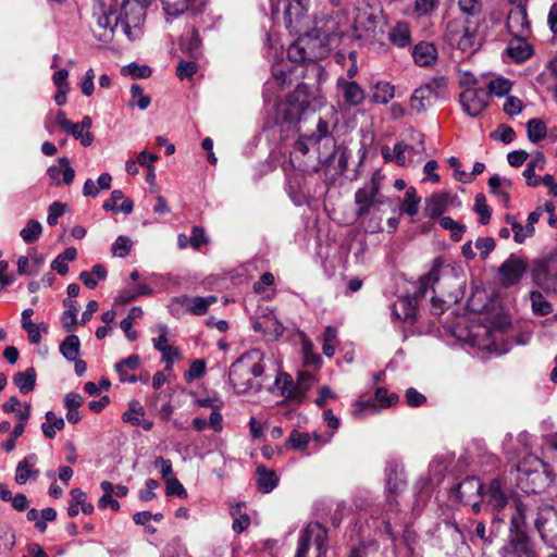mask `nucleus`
I'll list each match as a JSON object with an SVG mask.
<instances>
[{
    "instance_id": "58836bf2",
    "label": "nucleus",
    "mask_w": 557,
    "mask_h": 557,
    "mask_svg": "<svg viewBox=\"0 0 557 557\" xmlns=\"http://www.w3.org/2000/svg\"><path fill=\"white\" fill-rule=\"evenodd\" d=\"M528 138L532 143H537L546 137L547 128L540 119H531L527 124Z\"/></svg>"
},
{
    "instance_id": "680f3d73",
    "label": "nucleus",
    "mask_w": 557,
    "mask_h": 557,
    "mask_svg": "<svg viewBox=\"0 0 557 557\" xmlns=\"http://www.w3.org/2000/svg\"><path fill=\"white\" fill-rule=\"evenodd\" d=\"M55 518H57V511L53 508H51V507L45 508L41 511H39V521H37L35 527L39 532L44 533L47 529L46 523L48 521H53Z\"/></svg>"
},
{
    "instance_id": "864d4df0",
    "label": "nucleus",
    "mask_w": 557,
    "mask_h": 557,
    "mask_svg": "<svg viewBox=\"0 0 557 557\" xmlns=\"http://www.w3.org/2000/svg\"><path fill=\"white\" fill-rule=\"evenodd\" d=\"M511 231L513 232V240L517 244H522L527 238L532 237L535 230L522 226L519 222L511 223Z\"/></svg>"
},
{
    "instance_id": "ea45409f",
    "label": "nucleus",
    "mask_w": 557,
    "mask_h": 557,
    "mask_svg": "<svg viewBox=\"0 0 557 557\" xmlns=\"http://www.w3.org/2000/svg\"><path fill=\"white\" fill-rule=\"evenodd\" d=\"M42 233V225L37 220H29L25 227L20 232L21 238L26 244L35 243Z\"/></svg>"
},
{
    "instance_id": "5701e85b",
    "label": "nucleus",
    "mask_w": 557,
    "mask_h": 557,
    "mask_svg": "<svg viewBox=\"0 0 557 557\" xmlns=\"http://www.w3.org/2000/svg\"><path fill=\"white\" fill-rule=\"evenodd\" d=\"M482 483L478 478L468 476L457 487V496L461 502H470L473 496H479L482 491Z\"/></svg>"
},
{
    "instance_id": "a18cd8bd",
    "label": "nucleus",
    "mask_w": 557,
    "mask_h": 557,
    "mask_svg": "<svg viewBox=\"0 0 557 557\" xmlns=\"http://www.w3.org/2000/svg\"><path fill=\"white\" fill-rule=\"evenodd\" d=\"M512 87V84L509 79L504 77H497L495 79H492L488 85V91L487 95H493L496 97H502L510 91Z\"/></svg>"
},
{
    "instance_id": "de8ad7c7",
    "label": "nucleus",
    "mask_w": 557,
    "mask_h": 557,
    "mask_svg": "<svg viewBox=\"0 0 557 557\" xmlns=\"http://www.w3.org/2000/svg\"><path fill=\"white\" fill-rule=\"evenodd\" d=\"M531 302L534 313L540 315H546L552 312V305L545 299L540 292L531 293Z\"/></svg>"
},
{
    "instance_id": "2eb2a0df",
    "label": "nucleus",
    "mask_w": 557,
    "mask_h": 557,
    "mask_svg": "<svg viewBox=\"0 0 557 557\" xmlns=\"http://www.w3.org/2000/svg\"><path fill=\"white\" fill-rule=\"evenodd\" d=\"M274 383L281 389V394L287 399L301 403L306 397V386L295 384L286 373H278Z\"/></svg>"
},
{
    "instance_id": "0e129e2a",
    "label": "nucleus",
    "mask_w": 557,
    "mask_h": 557,
    "mask_svg": "<svg viewBox=\"0 0 557 557\" xmlns=\"http://www.w3.org/2000/svg\"><path fill=\"white\" fill-rule=\"evenodd\" d=\"M459 9L468 15H476L482 11V3L480 0H458Z\"/></svg>"
},
{
    "instance_id": "bb28decb",
    "label": "nucleus",
    "mask_w": 557,
    "mask_h": 557,
    "mask_svg": "<svg viewBox=\"0 0 557 557\" xmlns=\"http://www.w3.org/2000/svg\"><path fill=\"white\" fill-rule=\"evenodd\" d=\"M302 534L309 542L313 541L320 553L325 552L327 531L323 525L318 522H311L307 525Z\"/></svg>"
},
{
    "instance_id": "cd10ccee",
    "label": "nucleus",
    "mask_w": 557,
    "mask_h": 557,
    "mask_svg": "<svg viewBox=\"0 0 557 557\" xmlns=\"http://www.w3.org/2000/svg\"><path fill=\"white\" fill-rule=\"evenodd\" d=\"M257 486L262 493L272 492L278 484V478L273 470L267 469L264 466H258L256 470Z\"/></svg>"
},
{
    "instance_id": "ddd939ff",
    "label": "nucleus",
    "mask_w": 557,
    "mask_h": 557,
    "mask_svg": "<svg viewBox=\"0 0 557 557\" xmlns=\"http://www.w3.org/2000/svg\"><path fill=\"white\" fill-rule=\"evenodd\" d=\"M218 298L215 296H207V297H187V296H181L173 298L171 302V310L177 311L178 307H186L188 312L195 314V315H202L205 314L209 307L216 302Z\"/></svg>"
},
{
    "instance_id": "e433bc0d",
    "label": "nucleus",
    "mask_w": 557,
    "mask_h": 557,
    "mask_svg": "<svg viewBox=\"0 0 557 557\" xmlns=\"http://www.w3.org/2000/svg\"><path fill=\"white\" fill-rule=\"evenodd\" d=\"M394 98V86L386 82H380L375 85L371 96V101L385 104Z\"/></svg>"
},
{
    "instance_id": "4c0bfd02",
    "label": "nucleus",
    "mask_w": 557,
    "mask_h": 557,
    "mask_svg": "<svg viewBox=\"0 0 557 557\" xmlns=\"http://www.w3.org/2000/svg\"><path fill=\"white\" fill-rule=\"evenodd\" d=\"M63 305L66 308V310L62 314L61 323H62L63 329L66 332H70L77 324V315H76L77 307H76V302L71 299H65L63 301Z\"/></svg>"
},
{
    "instance_id": "69168bd1",
    "label": "nucleus",
    "mask_w": 557,
    "mask_h": 557,
    "mask_svg": "<svg viewBox=\"0 0 557 557\" xmlns=\"http://www.w3.org/2000/svg\"><path fill=\"white\" fill-rule=\"evenodd\" d=\"M522 101L518 97L509 96L504 103V112L510 116L518 115L522 111Z\"/></svg>"
},
{
    "instance_id": "39448f33",
    "label": "nucleus",
    "mask_w": 557,
    "mask_h": 557,
    "mask_svg": "<svg viewBox=\"0 0 557 557\" xmlns=\"http://www.w3.org/2000/svg\"><path fill=\"white\" fill-rule=\"evenodd\" d=\"M527 508L516 502L510 516L508 535L498 550L499 557H539L535 543L525 531Z\"/></svg>"
},
{
    "instance_id": "a878e982",
    "label": "nucleus",
    "mask_w": 557,
    "mask_h": 557,
    "mask_svg": "<svg viewBox=\"0 0 557 557\" xmlns=\"http://www.w3.org/2000/svg\"><path fill=\"white\" fill-rule=\"evenodd\" d=\"M141 363L140 357L137 355H132L120 362L115 363L114 369L117 372L120 376L121 382H129L135 383L137 382L136 375H128V371L136 370L139 368Z\"/></svg>"
},
{
    "instance_id": "72a5a7b5",
    "label": "nucleus",
    "mask_w": 557,
    "mask_h": 557,
    "mask_svg": "<svg viewBox=\"0 0 557 557\" xmlns=\"http://www.w3.org/2000/svg\"><path fill=\"white\" fill-rule=\"evenodd\" d=\"M308 44L302 37H299L294 44L288 47L287 55L292 62H310V58L308 55Z\"/></svg>"
},
{
    "instance_id": "c756f323",
    "label": "nucleus",
    "mask_w": 557,
    "mask_h": 557,
    "mask_svg": "<svg viewBox=\"0 0 557 557\" xmlns=\"http://www.w3.org/2000/svg\"><path fill=\"white\" fill-rule=\"evenodd\" d=\"M46 422L40 426L42 434L46 438H53L58 431H62L65 426L63 418L58 417L53 411H47L45 414Z\"/></svg>"
},
{
    "instance_id": "c03bdc74",
    "label": "nucleus",
    "mask_w": 557,
    "mask_h": 557,
    "mask_svg": "<svg viewBox=\"0 0 557 557\" xmlns=\"http://www.w3.org/2000/svg\"><path fill=\"white\" fill-rule=\"evenodd\" d=\"M422 87H428L430 89L433 99L445 98L447 79L444 76H437L432 78L429 83L422 85Z\"/></svg>"
},
{
    "instance_id": "3c124183",
    "label": "nucleus",
    "mask_w": 557,
    "mask_h": 557,
    "mask_svg": "<svg viewBox=\"0 0 557 557\" xmlns=\"http://www.w3.org/2000/svg\"><path fill=\"white\" fill-rule=\"evenodd\" d=\"M133 246V242L126 236H119L112 244V253L119 258H125Z\"/></svg>"
},
{
    "instance_id": "c85d7f7f",
    "label": "nucleus",
    "mask_w": 557,
    "mask_h": 557,
    "mask_svg": "<svg viewBox=\"0 0 557 557\" xmlns=\"http://www.w3.org/2000/svg\"><path fill=\"white\" fill-rule=\"evenodd\" d=\"M431 91L428 87L417 88L410 98V108L417 113L424 112L432 104Z\"/></svg>"
},
{
    "instance_id": "f3484780",
    "label": "nucleus",
    "mask_w": 557,
    "mask_h": 557,
    "mask_svg": "<svg viewBox=\"0 0 557 557\" xmlns=\"http://www.w3.org/2000/svg\"><path fill=\"white\" fill-rule=\"evenodd\" d=\"M38 457L36 454H29L16 466L15 482L20 485L25 484L29 479H36L39 475V470L33 469L37 463Z\"/></svg>"
},
{
    "instance_id": "423d86ee",
    "label": "nucleus",
    "mask_w": 557,
    "mask_h": 557,
    "mask_svg": "<svg viewBox=\"0 0 557 557\" xmlns=\"http://www.w3.org/2000/svg\"><path fill=\"white\" fill-rule=\"evenodd\" d=\"M445 38L447 42L462 52H470L476 45V29L466 21L454 20L446 26Z\"/></svg>"
},
{
    "instance_id": "6ab92c4d",
    "label": "nucleus",
    "mask_w": 557,
    "mask_h": 557,
    "mask_svg": "<svg viewBox=\"0 0 557 557\" xmlns=\"http://www.w3.org/2000/svg\"><path fill=\"white\" fill-rule=\"evenodd\" d=\"M165 14L170 17H177L189 11L198 9L201 0H161Z\"/></svg>"
},
{
    "instance_id": "b1692460",
    "label": "nucleus",
    "mask_w": 557,
    "mask_h": 557,
    "mask_svg": "<svg viewBox=\"0 0 557 557\" xmlns=\"http://www.w3.org/2000/svg\"><path fill=\"white\" fill-rule=\"evenodd\" d=\"M133 201L131 199H124L122 190L115 189L111 193L108 200L103 202L102 208L108 211L123 212L129 214L133 211Z\"/></svg>"
},
{
    "instance_id": "e2e57ef3",
    "label": "nucleus",
    "mask_w": 557,
    "mask_h": 557,
    "mask_svg": "<svg viewBox=\"0 0 557 557\" xmlns=\"http://www.w3.org/2000/svg\"><path fill=\"white\" fill-rule=\"evenodd\" d=\"M196 72L197 64L194 61H181L176 67L180 79L190 78Z\"/></svg>"
},
{
    "instance_id": "603ef678",
    "label": "nucleus",
    "mask_w": 557,
    "mask_h": 557,
    "mask_svg": "<svg viewBox=\"0 0 557 557\" xmlns=\"http://www.w3.org/2000/svg\"><path fill=\"white\" fill-rule=\"evenodd\" d=\"M71 134L75 139H79L84 147H88L94 141V135L90 132L83 133L84 129L79 127L78 123H71V126L65 131Z\"/></svg>"
},
{
    "instance_id": "f03ea898",
    "label": "nucleus",
    "mask_w": 557,
    "mask_h": 557,
    "mask_svg": "<svg viewBox=\"0 0 557 557\" xmlns=\"http://www.w3.org/2000/svg\"><path fill=\"white\" fill-rule=\"evenodd\" d=\"M436 284L440 294H447L450 299H458L459 293L455 290H445V287L450 285L460 286L461 282L455 274L453 268L444 265L442 258H435L429 273L419 278L418 289L416 290L413 298L403 297L393 304V318L396 320L413 323L416 320L417 311L416 301L419 298L424 297L429 288H432L434 292H436Z\"/></svg>"
},
{
    "instance_id": "bf43d9fd",
    "label": "nucleus",
    "mask_w": 557,
    "mask_h": 557,
    "mask_svg": "<svg viewBox=\"0 0 557 557\" xmlns=\"http://www.w3.org/2000/svg\"><path fill=\"white\" fill-rule=\"evenodd\" d=\"M515 131L507 125H500L495 132L491 133V137L495 140L510 144L515 139Z\"/></svg>"
},
{
    "instance_id": "2f4dec72",
    "label": "nucleus",
    "mask_w": 557,
    "mask_h": 557,
    "mask_svg": "<svg viewBox=\"0 0 557 557\" xmlns=\"http://www.w3.org/2000/svg\"><path fill=\"white\" fill-rule=\"evenodd\" d=\"M107 278V269L102 264H95L90 271L79 273V280L85 286L92 289L97 286L98 281Z\"/></svg>"
},
{
    "instance_id": "9b49d317",
    "label": "nucleus",
    "mask_w": 557,
    "mask_h": 557,
    "mask_svg": "<svg viewBox=\"0 0 557 557\" xmlns=\"http://www.w3.org/2000/svg\"><path fill=\"white\" fill-rule=\"evenodd\" d=\"M527 270V263L515 255H510L498 269L499 280L503 285L511 286L517 284Z\"/></svg>"
},
{
    "instance_id": "4be33fe9",
    "label": "nucleus",
    "mask_w": 557,
    "mask_h": 557,
    "mask_svg": "<svg viewBox=\"0 0 557 557\" xmlns=\"http://www.w3.org/2000/svg\"><path fill=\"white\" fill-rule=\"evenodd\" d=\"M412 57L420 66H429L437 59V49L431 42H420L413 48Z\"/></svg>"
},
{
    "instance_id": "09e8293b",
    "label": "nucleus",
    "mask_w": 557,
    "mask_h": 557,
    "mask_svg": "<svg viewBox=\"0 0 557 557\" xmlns=\"http://www.w3.org/2000/svg\"><path fill=\"white\" fill-rule=\"evenodd\" d=\"M374 397L381 408H389L396 405L399 400L396 393H389L385 387H377L375 389Z\"/></svg>"
},
{
    "instance_id": "20e7f679",
    "label": "nucleus",
    "mask_w": 557,
    "mask_h": 557,
    "mask_svg": "<svg viewBox=\"0 0 557 557\" xmlns=\"http://www.w3.org/2000/svg\"><path fill=\"white\" fill-rule=\"evenodd\" d=\"M263 359V352L255 348L246 351L232 363L228 380L237 393L261 389L262 383L259 379L264 372Z\"/></svg>"
},
{
    "instance_id": "c9c22d12",
    "label": "nucleus",
    "mask_w": 557,
    "mask_h": 557,
    "mask_svg": "<svg viewBox=\"0 0 557 557\" xmlns=\"http://www.w3.org/2000/svg\"><path fill=\"white\" fill-rule=\"evenodd\" d=\"M131 100L128 101V107L134 108L137 107L140 110H146L151 103V97L145 95L143 88L138 84H133L131 86Z\"/></svg>"
},
{
    "instance_id": "1a4fd4ad",
    "label": "nucleus",
    "mask_w": 557,
    "mask_h": 557,
    "mask_svg": "<svg viewBox=\"0 0 557 557\" xmlns=\"http://www.w3.org/2000/svg\"><path fill=\"white\" fill-rule=\"evenodd\" d=\"M460 104L470 116H478L488 104V95L483 88H467L460 94Z\"/></svg>"
},
{
    "instance_id": "4d7b16f0",
    "label": "nucleus",
    "mask_w": 557,
    "mask_h": 557,
    "mask_svg": "<svg viewBox=\"0 0 557 557\" xmlns=\"http://www.w3.org/2000/svg\"><path fill=\"white\" fill-rule=\"evenodd\" d=\"M310 436L308 433H300L296 430L292 431L287 438V443L294 449H304L309 443Z\"/></svg>"
},
{
    "instance_id": "37998d69",
    "label": "nucleus",
    "mask_w": 557,
    "mask_h": 557,
    "mask_svg": "<svg viewBox=\"0 0 557 557\" xmlns=\"http://www.w3.org/2000/svg\"><path fill=\"white\" fill-rule=\"evenodd\" d=\"M144 407L138 401H132L129 408L122 416L123 421L132 425L139 426L141 424V417H144Z\"/></svg>"
},
{
    "instance_id": "f257e3e1",
    "label": "nucleus",
    "mask_w": 557,
    "mask_h": 557,
    "mask_svg": "<svg viewBox=\"0 0 557 557\" xmlns=\"http://www.w3.org/2000/svg\"><path fill=\"white\" fill-rule=\"evenodd\" d=\"M101 8L97 17V25L94 28L95 37L102 42H110L113 39L115 27L121 24L123 33L129 40L141 36V27L146 18V8L151 0H109Z\"/></svg>"
},
{
    "instance_id": "412c9836",
    "label": "nucleus",
    "mask_w": 557,
    "mask_h": 557,
    "mask_svg": "<svg viewBox=\"0 0 557 557\" xmlns=\"http://www.w3.org/2000/svg\"><path fill=\"white\" fill-rule=\"evenodd\" d=\"M485 496L487 498L488 505H491L496 510L503 509L508 503V497L503 483L498 479H495L490 483Z\"/></svg>"
},
{
    "instance_id": "79ce46f5",
    "label": "nucleus",
    "mask_w": 557,
    "mask_h": 557,
    "mask_svg": "<svg viewBox=\"0 0 557 557\" xmlns=\"http://www.w3.org/2000/svg\"><path fill=\"white\" fill-rule=\"evenodd\" d=\"M380 408L375 397L373 399H360L356 403L352 416L355 418H362L367 413H379Z\"/></svg>"
},
{
    "instance_id": "8fccbe9b",
    "label": "nucleus",
    "mask_w": 557,
    "mask_h": 557,
    "mask_svg": "<svg viewBox=\"0 0 557 557\" xmlns=\"http://www.w3.org/2000/svg\"><path fill=\"white\" fill-rule=\"evenodd\" d=\"M440 224L444 230L451 232V237L454 240H460L463 233L466 232V226L456 222L450 216H443L440 220Z\"/></svg>"
},
{
    "instance_id": "6e6d98bb",
    "label": "nucleus",
    "mask_w": 557,
    "mask_h": 557,
    "mask_svg": "<svg viewBox=\"0 0 557 557\" xmlns=\"http://www.w3.org/2000/svg\"><path fill=\"white\" fill-rule=\"evenodd\" d=\"M496 243L493 237H479L475 240V248L479 250L481 258L484 260L495 249Z\"/></svg>"
},
{
    "instance_id": "5fc2aeb1",
    "label": "nucleus",
    "mask_w": 557,
    "mask_h": 557,
    "mask_svg": "<svg viewBox=\"0 0 557 557\" xmlns=\"http://www.w3.org/2000/svg\"><path fill=\"white\" fill-rule=\"evenodd\" d=\"M200 44H201V41H200L199 34L195 28H193L190 39L186 40V39L182 38L180 46L182 49L186 50L190 54L196 55L200 48Z\"/></svg>"
},
{
    "instance_id": "7ed1b4c3",
    "label": "nucleus",
    "mask_w": 557,
    "mask_h": 557,
    "mask_svg": "<svg viewBox=\"0 0 557 557\" xmlns=\"http://www.w3.org/2000/svg\"><path fill=\"white\" fill-rule=\"evenodd\" d=\"M324 104L320 86L299 84L283 101L276 104L275 121L288 129L295 128L306 110H318Z\"/></svg>"
},
{
    "instance_id": "338daca9",
    "label": "nucleus",
    "mask_w": 557,
    "mask_h": 557,
    "mask_svg": "<svg viewBox=\"0 0 557 557\" xmlns=\"http://www.w3.org/2000/svg\"><path fill=\"white\" fill-rule=\"evenodd\" d=\"M272 76L281 88L292 83L289 73L285 70V66L282 64L273 66Z\"/></svg>"
},
{
    "instance_id": "a211bd4d",
    "label": "nucleus",
    "mask_w": 557,
    "mask_h": 557,
    "mask_svg": "<svg viewBox=\"0 0 557 557\" xmlns=\"http://www.w3.org/2000/svg\"><path fill=\"white\" fill-rule=\"evenodd\" d=\"M527 37L528 36L512 37L509 41L507 53L515 62H523L533 54V49L531 45L528 44Z\"/></svg>"
},
{
    "instance_id": "13d9d810",
    "label": "nucleus",
    "mask_w": 557,
    "mask_h": 557,
    "mask_svg": "<svg viewBox=\"0 0 557 557\" xmlns=\"http://www.w3.org/2000/svg\"><path fill=\"white\" fill-rule=\"evenodd\" d=\"M166 483V495L173 496L176 495L178 497L185 498L187 497V492L183 484L174 476H171L165 480Z\"/></svg>"
},
{
    "instance_id": "393cba45",
    "label": "nucleus",
    "mask_w": 557,
    "mask_h": 557,
    "mask_svg": "<svg viewBox=\"0 0 557 557\" xmlns=\"http://www.w3.org/2000/svg\"><path fill=\"white\" fill-rule=\"evenodd\" d=\"M342 87L344 100L347 104L357 107L364 100V91L356 82L338 79Z\"/></svg>"
},
{
    "instance_id": "dca6fc26",
    "label": "nucleus",
    "mask_w": 557,
    "mask_h": 557,
    "mask_svg": "<svg viewBox=\"0 0 557 557\" xmlns=\"http://www.w3.org/2000/svg\"><path fill=\"white\" fill-rule=\"evenodd\" d=\"M47 174L54 185H60L63 182L70 185L74 177L75 171L71 166L67 158L62 157L59 159V165H52L48 169Z\"/></svg>"
},
{
    "instance_id": "0eeeda50",
    "label": "nucleus",
    "mask_w": 557,
    "mask_h": 557,
    "mask_svg": "<svg viewBox=\"0 0 557 557\" xmlns=\"http://www.w3.org/2000/svg\"><path fill=\"white\" fill-rule=\"evenodd\" d=\"M535 527L542 540L557 549V511L552 507L541 509L535 520Z\"/></svg>"
},
{
    "instance_id": "a19ab883",
    "label": "nucleus",
    "mask_w": 557,
    "mask_h": 557,
    "mask_svg": "<svg viewBox=\"0 0 557 557\" xmlns=\"http://www.w3.org/2000/svg\"><path fill=\"white\" fill-rule=\"evenodd\" d=\"M420 198L417 197L416 188L409 187L406 190L405 198L401 202L400 209L408 215H416L418 213Z\"/></svg>"
},
{
    "instance_id": "f8f14e48",
    "label": "nucleus",
    "mask_w": 557,
    "mask_h": 557,
    "mask_svg": "<svg viewBox=\"0 0 557 557\" xmlns=\"http://www.w3.org/2000/svg\"><path fill=\"white\" fill-rule=\"evenodd\" d=\"M406 487L404 468L396 461L388 463L386 468V493L387 499L392 504L395 497L400 495Z\"/></svg>"
},
{
    "instance_id": "f704fd0d",
    "label": "nucleus",
    "mask_w": 557,
    "mask_h": 557,
    "mask_svg": "<svg viewBox=\"0 0 557 557\" xmlns=\"http://www.w3.org/2000/svg\"><path fill=\"white\" fill-rule=\"evenodd\" d=\"M81 342L78 336L69 335L60 345V352L62 356L69 360H75V358L79 355Z\"/></svg>"
},
{
    "instance_id": "aec40b11",
    "label": "nucleus",
    "mask_w": 557,
    "mask_h": 557,
    "mask_svg": "<svg viewBox=\"0 0 557 557\" xmlns=\"http://www.w3.org/2000/svg\"><path fill=\"white\" fill-rule=\"evenodd\" d=\"M449 195L447 193H435L425 201L424 214L431 219H436L448 208Z\"/></svg>"
},
{
    "instance_id": "6e6552de",
    "label": "nucleus",
    "mask_w": 557,
    "mask_h": 557,
    "mask_svg": "<svg viewBox=\"0 0 557 557\" xmlns=\"http://www.w3.org/2000/svg\"><path fill=\"white\" fill-rule=\"evenodd\" d=\"M304 40L307 41L309 50L308 55L310 58V70L315 75L317 82L314 85L320 86L322 77L324 75L323 69L317 63L318 60L323 59L329 54V46L319 37H313L312 35L301 36Z\"/></svg>"
},
{
    "instance_id": "9d476101",
    "label": "nucleus",
    "mask_w": 557,
    "mask_h": 557,
    "mask_svg": "<svg viewBox=\"0 0 557 557\" xmlns=\"http://www.w3.org/2000/svg\"><path fill=\"white\" fill-rule=\"evenodd\" d=\"M380 185L375 177H372L371 182L359 188L355 194V203L358 207L357 216L361 218L367 215L371 208L376 203H381L379 200Z\"/></svg>"
},
{
    "instance_id": "7c9ffc66",
    "label": "nucleus",
    "mask_w": 557,
    "mask_h": 557,
    "mask_svg": "<svg viewBox=\"0 0 557 557\" xmlns=\"http://www.w3.org/2000/svg\"><path fill=\"white\" fill-rule=\"evenodd\" d=\"M13 382L22 394H28L35 389L36 372L34 368L17 372L13 376Z\"/></svg>"
},
{
    "instance_id": "052dcab7",
    "label": "nucleus",
    "mask_w": 557,
    "mask_h": 557,
    "mask_svg": "<svg viewBox=\"0 0 557 557\" xmlns=\"http://www.w3.org/2000/svg\"><path fill=\"white\" fill-rule=\"evenodd\" d=\"M374 16L371 13L363 12L359 13L357 18L355 20V28L361 30H372L374 27Z\"/></svg>"
},
{
    "instance_id": "4468645a",
    "label": "nucleus",
    "mask_w": 557,
    "mask_h": 557,
    "mask_svg": "<svg viewBox=\"0 0 557 557\" xmlns=\"http://www.w3.org/2000/svg\"><path fill=\"white\" fill-rule=\"evenodd\" d=\"M506 27L512 37L529 36L531 25L528 18L527 8H513L508 13Z\"/></svg>"
},
{
    "instance_id": "473e14b6",
    "label": "nucleus",
    "mask_w": 557,
    "mask_h": 557,
    "mask_svg": "<svg viewBox=\"0 0 557 557\" xmlns=\"http://www.w3.org/2000/svg\"><path fill=\"white\" fill-rule=\"evenodd\" d=\"M389 40L397 47L404 48L410 45V29L407 23H397L389 32Z\"/></svg>"
},
{
    "instance_id": "49530a36",
    "label": "nucleus",
    "mask_w": 557,
    "mask_h": 557,
    "mask_svg": "<svg viewBox=\"0 0 557 557\" xmlns=\"http://www.w3.org/2000/svg\"><path fill=\"white\" fill-rule=\"evenodd\" d=\"M473 210L480 216V224L486 225L490 222L492 212L483 194H478L475 196Z\"/></svg>"
},
{
    "instance_id": "774afa93",
    "label": "nucleus",
    "mask_w": 557,
    "mask_h": 557,
    "mask_svg": "<svg viewBox=\"0 0 557 557\" xmlns=\"http://www.w3.org/2000/svg\"><path fill=\"white\" fill-rule=\"evenodd\" d=\"M543 272L547 280L557 282V255L544 262Z\"/></svg>"
}]
</instances>
